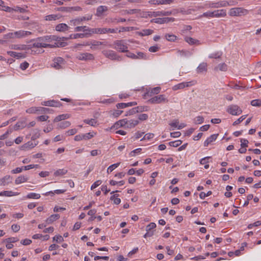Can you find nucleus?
<instances>
[{
  "label": "nucleus",
  "mask_w": 261,
  "mask_h": 261,
  "mask_svg": "<svg viewBox=\"0 0 261 261\" xmlns=\"http://www.w3.org/2000/svg\"><path fill=\"white\" fill-rule=\"evenodd\" d=\"M207 69V64L206 63L203 62L199 65L197 68L196 71L198 73H201L206 72Z\"/></svg>",
  "instance_id": "b1692460"
},
{
  "label": "nucleus",
  "mask_w": 261,
  "mask_h": 261,
  "mask_svg": "<svg viewBox=\"0 0 261 261\" xmlns=\"http://www.w3.org/2000/svg\"><path fill=\"white\" fill-rule=\"evenodd\" d=\"M13 132V129L12 128H9L5 134L0 136V140H3L7 139L8 137V136L10 134H11Z\"/></svg>",
  "instance_id": "de8ad7c7"
},
{
  "label": "nucleus",
  "mask_w": 261,
  "mask_h": 261,
  "mask_svg": "<svg viewBox=\"0 0 261 261\" xmlns=\"http://www.w3.org/2000/svg\"><path fill=\"white\" fill-rule=\"evenodd\" d=\"M41 105L45 106L54 107H60L62 104L58 101L54 100H50L44 101L41 102Z\"/></svg>",
  "instance_id": "ddd939ff"
},
{
  "label": "nucleus",
  "mask_w": 261,
  "mask_h": 261,
  "mask_svg": "<svg viewBox=\"0 0 261 261\" xmlns=\"http://www.w3.org/2000/svg\"><path fill=\"white\" fill-rule=\"evenodd\" d=\"M195 84V82L194 81L187 82H182L174 86L172 88V89L174 91H176L178 89H184L185 87H189L191 86L194 85Z\"/></svg>",
  "instance_id": "0eeeda50"
},
{
  "label": "nucleus",
  "mask_w": 261,
  "mask_h": 261,
  "mask_svg": "<svg viewBox=\"0 0 261 261\" xmlns=\"http://www.w3.org/2000/svg\"><path fill=\"white\" fill-rule=\"evenodd\" d=\"M19 194V193L17 192H13L11 191H5L0 192L1 196L12 197L17 196Z\"/></svg>",
  "instance_id": "bb28decb"
},
{
  "label": "nucleus",
  "mask_w": 261,
  "mask_h": 261,
  "mask_svg": "<svg viewBox=\"0 0 261 261\" xmlns=\"http://www.w3.org/2000/svg\"><path fill=\"white\" fill-rule=\"evenodd\" d=\"M251 105L252 106L259 107L261 106V100L260 99H254L251 101Z\"/></svg>",
  "instance_id": "e2e57ef3"
},
{
  "label": "nucleus",
  "mask_w": 261,
  "mask_h": 261,
  "mask_svg": "<svg viewBox=\"0 0 261 261\" xmlns=\"http://www.w3.org/2000/svg\"><path fill=\"white\" fill-rule=\"evenodd\" d=\"M27 125L26 119H23L16 123L14 126V129L16 130L24 128Z\"/></svg>",
  "instance_id": "5701e85b"
},
{
  "label": "nucleus",
  "mask_w": 261,
  "mask_h": 261,
  "mask_svg": "<svg viewBox=\"0 0 261 261\" xmlns=\"http://www.w3.org/2000/svg\"><path fill=\"white\" fill-rule=\"evenodd\" d=\"M127 122V119H123L120 120L118 121H117L115 123V125H118L120 127H125V128H126Z\"/></svg>",
  "instance_id": "49530a36"
},
{
  "label": "nucleus",
  "mask_w": 261,
  "mask_h": 261,
  "mask_svg": "<svg viewBox=\"0 0 261 261\" xmlns=\"http://www.w3.org/2000/svg\"><path fill=\"white\" fill-rule=\"evenodd\" d=\"M165 38L169 41H174L177 38V36L175 35L169 34H166Z\"/></svg>",
  "instance_id": "09e8293b"
},
{
  "label": "nucleus",
  "mask_w": 261,
  "mask_h": 261,
  "mask_svg": "<svg viewBox=\"0 0 261 261\" xmlns=\"http://www.w3.org/2000/svg\"><path fill=\"white\" fill-rule=\"evenodd\" d=\"M64 59L61 57H58L54 60V63L53 66L57 69H59L62 68L64 64Z\"/></svg>",
  "instance_id": "2eb2a0df"
},
{
  "label": "nucleus",
  "mask_w": 261,
  "mask_h": 261,
  "mask_svg": "<svg viewBox=\"0 0 261 261\" xmlns=\"http://www.w3.org/2000/svg\"><path fill=\"white\" fill-rule=\"evenodd\" d=\"M168 100L164 94H160L155 96L148 100V102L151 104H160L162 103H167Z\"/></svg>",
  "instance_id": "20e7f679"
},
{
  "label": "nucleus",
  "mask_w": 261,
  "mask_h": 261,
  "mask_svg": "<svg viewBox=\"0 0 261 261\" xmlns=\"http://www.w3.org/2000/svg\"><path fill=\"white\" fill-rule=\"evenodd\" d=\"M113 47L119 52H127V44L124 40H116L114 41L113 43Z\"/></svg>",
  "instance_id": "f03ea898"
},
{
  "label": "nucleus",
  "mask_w": 261,
  "mask_h": 261,
  "mask_svg": "<svg viewBox=\"0 0 261 261\" xmlns=\"http://www.w3.org/2000/svg\"><path fill=\"white\" fill-rule=\"evenodd\" d=\"M66 191V190H56L54 192L53 191H49L48 192H46L45 194V195L48 196V195H53L55 194H60L64 193Z\"/></svg>",
  "instance_id": "37998d69"
},
{
  "label": "nucleus",
  "mask_w": 261,
  "mask_h": 261,
  "mask_svg": "<svg viewBox=\"0 0 261 261\" xmlns=\"http://www.w3.org/2000/svg\"><path fill=\"white\" fill-rule=\"evenodd\" d=\"M16 31L14 32L9 33L7 34L4 35V39H17Z\"/></svg>",
  "instance_id": "c03bdc74"
},
{
  "label": "nucleus",
  "mask_w": 261,
  "mask_h": 261,
  "mask_svg": "<svg viewBox=\"0 0 261 261\" xmlns=\"http://www.w3.org/2000/svg\"><path fill=\"white\" fill-rule=\"evenodd\" d=\"M136 113L142 112L147 111V107L145 106H138L135 107Z\"/></svg>",
  "instance_id": "13d9d810"
},
{
  "label": "nucleus",
  "mask_w": 261,
  "mask_h": 261,
  "mask_svg": "<svg viewBox=\"0 0 261 261\" xmlns=\"http://www.w3.org/2000/svg\"><path fill=\"white\" fill-rule=\"evenodd\" d=\"M139 121L138 120H134V119H131L130 120H127V122L126 123V128H133L135 127L138 124Z\"/></svg>",
  "instance_id": "7c9ffc66"
},
{
  "label": "nucleus",
  "mask_w": 261,
  "mask_h": 261,
  "mask_svg": "<svg viewBox=\"0 0 261 261\" xmlns=\"http://www.w3.org/2000/svg\"><path fill=\"white\" fill-rule=\"evenodd\" d=\"M153 33V31L151 29H144L142 30L139 34L142 36H148L152 34Z\"/></svg>",
  "instance_id": "ea45409f"
},
{
  "label": "nucleus",
  "mask_w": 261,
  "mask_h": 261,
  "mask_svg": "<svg viewBox=\"0 0 261 261\" xmlns=\"http://www.w3.org/2000/svg\"><path fill=\"white\" fill-rule=\"evenodd\" d=\"M53 110L52 109L44 108V107H39V113L42 114H46V113H50Z\"/></svg>",
  "instance_id": "864d4df0"
},
{
  "label": "nucleus",
  "mask_w": 261,
  "mask_h": 261,
  "mask_svg": "<svg viewBox=\"0 0 261 261\" xmlns=\"http://www.w3.org/2000/svg\"><path fill=\"white\" fill-rule=\"evenodd\" d=\"M247 13L248 10L242 7L231 8L228 12L229 15L231 16H240L246 15Z\"/></svg>",
  "instance_id": "7ed1b4c3"
},
{
  "label": "nucleus",
  "mask_w": 261,
  "mask_h": 261,
  "mask_svg": "<svg viewBox=\"0 0 261 261\" xmlns=\"http://www.w3.org/2000/svg\"><path fill=\"white\" fill-rule=\"evenodd\" d=\"M181 143L182 142L180 140H176L175 141L170 142L169 144L171 146L176 147L179 146Z\"/></svg>",
  "instance_id": "0e129e2a"
},
{
  "label": "nucleus",
  "mask_w": 261,
  "mask_h": 261,
  "mask_svg": "<svg viewBox=\"0 0 261 261\" xmlns=\"http://www.w3.org/2000/svg\"><path fill=\"white\" fill-rule=\"evenodd\" d=\"M227 111L232 115H239L242 113L241 108L237 105H234L229 106L227 108Z\"/></svg>",
  "instance_id": "423d86ee"
},
{
  "label": "nucleus",
  "mask_w": 261,
  "mask_h": 261,
  "mask_svg": "<svg viewBox=\"0 0 261 261\" xmlns=\"http://www.w3.org/2000/svg\"><path fill=\"white\" fill-rule=\"evenodd\" d=\"M70 115L68 114L60 115H58V116H57L55 118L54 121V122H58V121H61L63 120H65V119H68L69 118H70Z\"/></svg>",
  "instance_id": "72a5a7b5"
},
{
  "label": "nucleus",
  "mask_w": 261,
  "mask_h": 261,
  "mask_svg": "<svg viewBox=\"0 0 261 261\" xmlns=\"http://www.w3.org/2000/svg\"><path fill=\"white\" fill-rule=\"evenodd\" d=\"M0 7L2 10L10 12L12 11V8L4 5V2L2 0H0Z\"/></svg>",
  "instance_id": "58836bf2"
},
{
  "label": "nucleus",
  "mask_w": 261,
  "mask_h": 261,
  "mask_svg": "<svg viewBox=\"0 0 261 261\" xmlns=\"http://www.w3.org/2000/svg\"><path fill=\"white\" fill-rule=\"evenodd\" d=\"M18 240H19V239L17 238L11 237V238H9L8 239H6V240H5L4 242H5L6 243H15V242H18Z\"/></svg>",
  "instance_id": "052dcab7"
},
{
  "label": "nucleus",
  "mask_w": 261,
  "mask_h": 261,
  "mask_svg": "<svg viewBox=\"0 0 261 261\" xmlns=\"http://www.w3.org/2000/svg\"><path fill=\"white\" fill-rule=\"evenodd\" d=\"M103 54L105 57L111 60H119L120 59V57L118 56L113 50H105L103 51Z\"/></svg>",
  "instance_id": "f8f14e48"
},
{
  "label": "nucleus",
  "mask_w": 261,
  "mask_h": 261,
  "mask_svg": "<svg viewBox=\"0 0 261 261\" xmlns=\"http://www.w3.org/2000/svg\"><path fill=\"white\" fill-rule=\"evenodd\" d=\"M120 164V163H117L110 166L107 169V173H110L112 172L115 168L119 166Z\"/></svg>",
  "instance_id": "5fc2aeb1"
},
{
  "label": "nucleus",
  "mask_w": 261,
  "mask_h": 261,
  "mask_svg": "<svg viewBox=\"0 0 261 261\" xmlns=\"http://www.w3.org/2000/svg\"><path fill=\"white\" fill-rule=\"evenodd\" d=\"M85 36L84 33H76L74 34H71L69 38H66L65 40H67L68 39H77V38H85Z\"/></svg>",
  "instance_id": "c9c22d12"
},
{
  "label": "nucleus",
  "mask_w": 261,
  "mask_h": 261,
  "mask_svg": "<svg viewBox=\"0 0 261 261\" xmlns=\"http://www.w3.org/2000/svg\"><path fill=\"white\" fill-rule=\"evenodd\" d=\"M83 121L86 124H89L92 126H95L97 124V121L95 119H84Z\"/></svg>",
  "instance_id": "e433bc0d"
},
{
  "label": "nucleus",
  "mask_w": 261,
  "mask_h": 261,
  "mask_svg": "<svg viewBox=\"0 0 261 261\" xmlns=\"http://www.w3.org/2000/svg\"><path fill=\"white\" fill-rule=\"evenodd\" d=\"M39 107H31L26 110V112L29 114L39 113Z\"/></svg>",
  "instance_id": "3c124183"
},
{
  "label": "nucleus",
  "mask_w": 261,
  "mask_h": 261,
  "mask_svg": "<svg viewBox=\"0 0 261 261\" xmlns=\"http://www.w3.org/2000/svg\"><path fill=\"white\" fill-rule=\"evenodd\" d=\"M82 23L80 21V19L79 18V17H76L75 18H74V19H71L70 21H69V24L71 25H73V26H77L78 25H80Z\"/></svg>",
  "instance_id": "a18cd8bd"
},
{
  "label": "nucleus",
  "mask_w": 261,
  "mask_h": 261,
  "mask_svg": "<svg viewBox=\"0 0 261 261\" xmlns=\"http://www.w3.org/2000/svg\"><path fill=\"white\" fill-rule=\"evenodd\" d=\"M137 105V103L136 101L129 102L127 103L121 102V103H118L116 105V107L117 109H124L126 107L134 106Z\"/></svg>",
  "instance_id": "aec40b11"
},
{
  "label": "nucleus",
  "mask_w": 261,
  "mask_h": 261,
  "mask_svg": "<svg viewBox=\"0 0 261 261\" xmlns=\"http://www.w3.org/2000/svg\"><path fill=\"white\" fill-rule=\"evenodd\" d=\"M218 135V134L212 135L204 141V146H208L210 144L217 139Z\"/></svg>",
  "instance_id": "a878e982"
},
{
  "label": "nucleus",
  "mask_w": 261,
  "mask_h": 261,
  "mask_svg": "<svg viewBox=\"0 0 261 261\" xmlns=\"http://www.w3.org/2000/svg\"><path fill=\"white\" fill-rule=\"evenodd\" d=\"M185 40L190 45L200 44V42L198 40L195 39L190 37H186Z\"/></svg>",
  "instance_id": "2f4dec72"
},
{
  "label": "nucleus",
  "mask_w": 261,
  "mask_h": 261,
  "mask_svg": "<svg viewBox=\"0 0 261 261\" xmlns=\"http://www.w3.org/2000/svg\"><path fill=\"white\" fill-rule=\"evenodd\" d=\"M227 70V65L224 63L219 64V65H218L217 66H216L214 68V70L216 71H217L218 70L222 71H226Z\"/></svg>",
  "instance_id": "473e14b6"
},
{
  "label": "nucleus",
  "mask_w": 261,
  "mask_h": 261,
  "mask_svg": "<svg viewBox=\"0 0 261 261\" xmlns=\"http://www.w3.org/2000/svg\"><path fill=\"white\" fill-rule=\"evenodd\" d=\"M222 55V53L221 51H217L216 53L210 54L208 56L210 58L218 59L220 58Z\"/></svg>",
  "instance_id": "8fccbe9b"
},
{
  "label": "nucleus",
  "mask_w": 261,
  "mask_h": 261,
  "mask_svg": "<svg viewBox=\"0 0 261 261\" xmlns=\"http://www.w3.org/2000/svg\"><path fill=\"white\" fill-rule=\"evenodd\" d=\"M29 180V177L27 175H20L18 176L15 180V184L16 185H19Z\"/></svg>",
  "instance_id": "393cba45"
},
{
  "label": "nucleus",
  "mask_w": 261,
  "mask_h": 261,
  "mask_svg": "<svg viewBox=\"0 0 261 261\" xmlns=\"http://www.w3.org/2000/svg\"><path fill=\"white\" fill-rule=\"evenodd\" d=\"M12 177L10 175H6L0 179L1 186H5L12 182Z\"/></svg>",
  "instance_id": "a211bd4d"
},
{
  "label": "nucleus",
  "mask_w": 261,
  "mask_h": 261,
  "mask_svg": "<svg viewBox=\"0 0 261 261\" xmlns=\"http://www.w3.org/2000/svg\"><path fill=\"white\" fill-rule=\"evenodd\" d=\"M108 10V8L106 6H100L98 7L96 9V12L95 15L100 17L101 16L103 13L107 11Z\"/></svg>",
  "instance_id": "4be33fe9"
},
{
  "label": "nucleus",
  "mask_w": 261,
  "mask_h": 261,
  "mask_svg": "<svg viewBox=\"0 0 261 261\" xmlns=\"http://www.w3.org/2000/svg\"><path fill=\"white\" fill-rule=\"evenodd\" d=\"M27 197L29 199H39L40 197V195L39 194L30 193L27 195Z\"/></svg>",
  "instance_id": "6e6d98bb"
},
{
  "label": "nucleus",
  "mask_w": 261,
  "mask_h": 261,
  "mask_svg": "<svg viewBox=\"0 0 261 261\" xmlns=\"http://www.w3.org/2000/svg\"><path fill=\"white\" fill-rule=\"evenodd\" d=\"M103 42L98 41H93L91 43V48L94 49L96 48V46L103 44Z\"/></svg>",
  "instance_id": "bf43d9fd"
},
{
  "label": "nucleus",
  "mask_w": 261,
  "mask_h": 261,
  "mask_svg": "<svg viewBox=\"0 0 261 261\" xmlns=\"http://www.w3.org/2000/svg\"><path fill=\"white\" fill-rule=\"evenodd\" d=\"M226 4V1H223L216 3L210 2L205 5V6L208 8H219L221 7H225Z\"/></svg>",
  "instance_id": "9d476101"
},
{
  "label": "nucleus",
  "mask_w": 261,
  "mask_h": 261,
  "mask_svg": "<svg viewBox=\"0 0 261 261\" xmlns=\"http://www.w3.org/2000/svg\"><path fill=\"white\" fill-rule=\"evenodd\" d=\"M161 90L160 87H156L153 88H149L147 90L146 92L145 93L144 96H152L153 95L159 94Z\"/></svg>",
  "instance_id": "4468645a"
},
{
  "label": "nucleus",
  "mask_w": 261,
  "mask_h": 261,
  "mask_svg": "<svg viewBox=\"0 0 261 261\" xmlns=\"http://www.w3.org/2000/svg\"><path fill=\"white\" fill-rule=\"evenodd\" d=\"M174 2V0H150L149 3L152 5H170Z\"/></svg>",
  "instance_id": "dca6fc26"
},
{
  "label": "nucleus",
  "mask_w": 261,
  "mask_h": 261,
  "mask_svg": "<svg viewBox=\"0 0 261 261\" xmlns=\"http://www.w3.org/2000/svg\"><path fill=\"white\" fill-rule=\"evenodd\" d=\"M156 227L155 223L153 222L150 223L148 225L146 226V231H148L149 230H151L152 229L155 228Z\"/></svg>",
  "instance_id": "69168bd1"
},
{
  "label": "nucleus",
  "mask_w": 261,
  "mask_h": 261,
  "mask_svg": "<svg viewBox=\"0 0 261 261\" xmlns=\"http://www.w3.org/2000/svg\"><path fill=\"white\" fill-rule=\"evenodd\" d=\"M28 46L24 44H12L11 46V48L15 50H26L28 49Z\"/></svg>",
  "instance_id": "c756f323"
},
{
  "label": "nucleus",
  "mask_w": 261,
  "mask_h": 261,
  "mask_svg": "<svg viewBox=\"0 0 261 261\" xmlns=\"http://www.w3.org/2000/svg\"><path fill=\"white\" fill-rule=\"evenodd\" d=\"M246 117V115L242 116L237 120H236L232 124L233 125H236L242 122Z\"/></svg>",
  "instance_id": "338daca9"
},
{
  "label": "nucleus",
  "mask_w": 261,
  "mask_h": 261,
  "mask_svg": "<svg viewBox=\"0 0 261 261\" xmlns=\"http://www.w3.org/2000/svg\"><path fill=\"white\" fill-rule=\"evenodd\" d=\"M60 16L57 14H51L45 16V20L48 21L56 20L60 18Z\"/></svg>",
  "instance_id": "a19ab883"
},
{
  "label": "nucleus",
  "mask_w": 261,
  "mask_h": 261,
  "mask_svg": "<svg viewBox=\"0 0 261 261\" xmlns=\"http://www.w3.org/2000/svg\"><path fill=\"white\" fill-rule=\"evenodd\" d=\"M32 33L30 31H27L24 30H19L16 31L17 39H21L28 37L32 35Z\"/></svg>",
  "instance_id": "f3484780"
},
{
  "label": "nucleus",
  "mask_w": 261,
  "mask_h": 261,
  "mask_svg": "<svg viewBox=\"0 0 261 261\" xmlns=\"http://www.w3.org/2000/svg\"><path fill=\"white\" fill-rule=\"evenodd\" d=\"M76 58L80 60H92L94 59V56L88 53H80L76 57Z\"/></svg>",
  "instance_id": "9b49d317"
},
{
  "label": "nucleus",
  "mask_w": 261,
  "mask_h": 261,
  "mask_svg": "<svg viewBox=\"0 0 261 261\" xmlns=\"http://www.w3.org/2000/svg\"><path fill=\"white\" fill-rule=\"evenodd\" d=\"M7 54L11 57L17 58V59L24 58L25 57V54L21 53L9 51H7Z\"/></svg>",
  "instance_id": "cd10ccee"
},
{
  "label": "nucleus",
  "mask_w": 261,
  "mask_h": 261,
  "mask_svg": "<svg viewBox=\"0 0 261 261\" xmlns=\"http://www.w3.org/2000/svg\"><path fill=\"white\" fill-rule=\"evenodd\" d=\"M43 43H50L53 41H60L61 38L55 35L45 36L40 37Z\"/></svg>",
  "instance_id": "1a4fd4ad"
},
{
  "label": "nucleus",
  "mask_w": 261,
  "mask_h": 261,
  "mask_svg": "<svg viewBox=\"0 0 261 261\" xmlns=\"http://www.w3.org/2000/svg\"><path fill=\"white\" fill-rule=\"evenodd\" d=\"M175 18L173 17H163V18H156L152 19L150 20L151 23H155L158 24L167 23L169 22H173Z\"/></svg>",
  "instance_id": "39448f33"
},
{
  "label": "nucleus",
  "mask_w": 261,
  "mask_h": 261,
  "mask_svg": "<svg viewBox=\"0 0 261 261\" xmlns=\"http://www.w3.org/2000/svg\"><path fill=\"white\" fill-rule=\"evenodd\" d=\"M146 55L142 52H137L136 54V59H145Z\"/></svg>",
  "instance_id": "774afa93"
},
{
  "label": "nucleus",
  "mask_w": 261,
  "mask_h": 261,
  "mask_svg": "<svg viewBox=\"0 0 261 261\" xmlns=\"http://www.w3.org/2000/svg\"><path fill=\"white\" fill-rule=\"evenodd\" d=\"M70 125H71L70 122L69 121H65L62 122L58 124L59 127L60 128H62V129L68 127Z\"/></svg>",
  "instance_id": "603ef678"
},
{
  "label": "nucleus",
  "mask_w": 261,
  "mask_h": 261,
  "mask_svg": "<svg viewBox=\"0 0 261 261\" xmlns=\"http://www.w3.org/2000/svg\"><path fill=\"white\" fill-rule=\"evenodd\" d=\"M60 218V215L59 214H53L51 215L49 218H48L46 220V222L47 224H50L54 222L55 221L58 220Z\"/></svg>",
  "instance_id": "f704fd0d"
},
{
  "label": "nucleus",
  "mask_w": 261,
  "mask_h": 261,
  "mask_svg": "<svg viewBox=\"0 0 261 261\" xmlns=\"http://www.w3.org/2000/svg\"><path fill=\"white\" fill-rule=\"evenodd\" d=\"M69 27L65 23H60L56 25V30L59 32H64L68 30Z\"/></svg>",
  "instance_id": "c85d7f7f"
},
{
  "label": "nucleus",
  "mask_w": 261,
  "mask_h": 261,
  "mask_svg": "<svg viewBox=\"0 0 261 261\" xmlns=\"http://www.w3.org/2000/svg\"><path fill=\"white\" fill-rule=\"evenodd\" d=\"M210 158V156L205 157L200 160V163L201 165H205L204 168L208 169L209 168V165L208 164V160Z\"/></svg>",
  "instance_id": "79ce46f5"
},
{
  "label": "nucleus",
  "mask_w": 261,
  "mask_h": 261,
  "mask_svg": "<svg viewBox=\"0 0 261 261\" xmlns=\"http://www.w3.org/2000/svg\"><path fill=\"white\" fill-rule=\"evenodd\" d=\"M33 42L32 44H31L28 46V49H31L32 51H33L32 49L33 48H47V47H59L62 46L63 43L56 42L54 44H50L49 43H43L42 41L41 40V38L40 37L37 38L36 39H33L31 41Z\"/></svg>",
  "instance_id": "f257e3e1"
},
{
  "label": "nucleus",
  "mask_w": 261,
  "mask_h": 261,
  "mask_svg": "<svg viewBox=\"0 0 261 261\" xmlns=\"http://www.w3.org/2000/svg\"><path fill=\"white\" fill-rule=\"evenodd\" d=\"M213 17H222L226 16V12L225 10L221 9L213 11Z\"/></svg>",
  "instance_id": "412c9836"
},
{
  "label": "nucleus",
  "mask_w": 261,
  "mask_h": 261,
  "mask_svg": "<svg viewBox=\"0 0 261 261\" xmlns=\"http://www.w3.org/2000/svg\"><path fill=\"white\" fill-rule=\"evenodd\" d=\"M94 137V135L91 133H88L84 134H79L74 137V140L75 141H80L83 140H87Z\"/></svg>",
  "instance_id": "6e6552de"
},
{
  "label": "nucleus",
  "mask_w": 261,
  "mask_h": 261,
  "mask_svg": "<svg viewBox=\"0 0 261 261\" xmlns=\"http://www.w3.org/2000/svg\"><path fill=\"white\" fill-rule=\"evenodd\" d=\"M204 121V118L202 116H198L194 119V123L195 124H201Z\"/></svg>",
  "instance_id": "4d7b16f0"
},
{
  "label": "nucleus",
  "mask_w": 261,
  "mask_h": 261,
  "mask_svg": "<svg viewBox=\"0 0 261 261\" xmlns=\"http://www.w3.org/2000/svg\"><path fill=\"white\" fill-rule=\"evenodd\" d=\"M117 29L111 28H98V34H105L107 33H116L117 32Z\"/></svg>",
  "instance_id": "6ab92c4d"
},
{
  "label": "nucleus",
  "mask_w": 261,
  "mask_h": 261,
  "mask_svg": "<svg viewBox=\"0 0 261 261\" xmlns=\"http://www.w3.org/2000/svg\"><path fill=\"white\" fill-rule=\"evenodd\" d=\"M67 173V170L64 169H60L56 171L54 175L55 176H59L66 174Z\"/></svg>",
  "instance_id": "4c0bfd02"
},
{
  "label": "nucleus",
  "mask_w": 261,
  "mask_h": 261,
  "mask_svg": "<svg viewBox=\"0 0 261 261\" xmlns=\"http://www.w3.org/2000/svg\"><path fill=\"white\" fill-rule=\"evenodd\" d=\"M111 21L113 23H118L120 22H125L126 19L125 18H114L111 19Z\"/></svg>",
  "instance_id": "680f3d73"
}]
</instances>
